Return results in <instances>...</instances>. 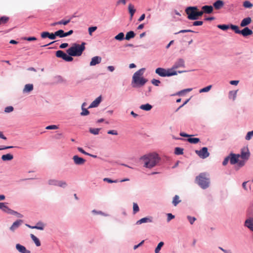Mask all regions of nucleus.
<instances>
[{
  "label": "nucleus",
  "instance_id": "1",
  "mask_svg": "<svg viewBox=\"0 0 253 253\" xmlns=\"http://www.w3.org/2000/svg\"><path fill=\"white\" fill-rule=\"evenodd\" d=\"M140 159L144 162V167L151 169L159 162L160 158L158 154L153 153L144 155L141 157Z\"/></svg>",
  "mask_w": 253,
  "mask_h": 253
},
{
  "label": "nucleus",
  "instance_id": "2",
  "mask_svg": "<svg viewBox=\"0 0 253 253\" xmlns=\"http://www.w3.org/2000/svg\"><path fill=\"white\" fill-rule=\"evenodd\" d=\"M145 70V68H141L133 74L131 83L133 87H142L148 82L147 79L142 77Z\"/></svg>",
  "mask_w": 253,
  "mask_h": 253
},
{
  "label": "nucleus",
  "instance_id": "3",
  "mask_svg": "<svg viewBox=\"0 0 253 253\" xmlns=\"http://www.w3.org/2000/svg\"><path fill=\"white\" fill-rule=\"evenodd\" d=\"M85 43L83 42L81 44L73 43L71 47L67 50V53L71 57L80 56L85 50Z\"/></svg>",
  "mask_w": 253,
  "mask_h": 253
},
{
  "label": "nucleus",
  "instance_id": "4",
  "mask_svg": "<svg viewBox=\"0 0 253 253\" xmlns=\"http://www.w3.org/2000/svg\"><path fill=\"white\" fill-rule=\"evenodd\" d=\"M195 182L202 189H206L208 188L210 184V179L209 174L206 172L201 173L196 176Z\"/></svg>",
  "mask_w": 253,
  "mask_h": 253
},
{
  "label": "nucleus",
  "instance_id": "5",
  "mask_svg": "<svg viewBox=\"0 0 253 253\" xmlns=\"http://www.w3.org/2000/svg\"><path fill=\"white\" fill-rule=\"evenodd\" d=\"M251 155L250 151L247 147H244L241 150V153L239 154V158L242 160L240 161L239 166H244L246 162L249 159Z\"/></svg>",
  "mask_w": 253,
  "mask_h": 253
},
{
  "label": "nucleus",
  "instance_id": "6",
  "mask_svg": "<svg viewBox=\"0 0 253 253\" xmlns=\"http://www.w3.org/2000/svg\"><path fill=\"white\" fill-rule=\"evenodd\" d=\"M155 73L159 76L163 77H169L177 74L176 71H172V69H171V68L166 69L163 68H158L156 69Z\"/></svg>",
  "mask_w": 253,
  "mask_h": 253
},
{
  "label": "nucleus",
  "instance_id": "7",
  "mask_svg": "<svg viewBox=\"0 0 253 253\" xmlns=\"http://www.w3.org/2000/svg\"><path fill=\"white\" fill-rule=\"evenodd\" d=\"M230 157V163L232 165H235L234 169L235 170H239L241 168L244 166H239L240 163L239 160V154H235L232 152L229 154Z\"/></svg>",
  "mask_w": 253,
  "mask_h": 253
},
{
  "label": "nucleus",
  "instance_id": "8",
  "mask_svg": "<svg viewBox=\"0 0 253 253\" xmlns=\"http://www.w3.org/2000/svg\"><path fill=\"white\" fill-rule=\"evenodd\" d=\"M198 10L197 6H189L186 8L185 12L187 14V18L189 20H197V11Z\"/></svg>",
  "mask_w": 253,
  "mask_h": 253
},
{
  "label": "nucleus",
  "instance_id": "9",
  "mask_svg": "<svg viewBox=\"0 0 253 253\" xmlns=\"http://www.w3.org/2000/svg\"><path fill=\"white\" fill-rule=\"evenodd\" d=\"M234 28L236 29V34H240L244 37H247L253 34L252 30L250 29L248 27H244L242 30H240L238 26H236Z\"/></svg>",
  "mask_w": 253,
  "mask_h": 253
},
{
  "label": "nucleus",
  "instance_id": "10",
  "mask_svg": "<svg viewBox=\"0 0 253 253\" xmlns=\"http://www.w3.org/2000/svg\"><path fill=\"white\" fill-rule=\"evenodd\" d=\"M56 56L58 58H61L67 62H71L73 61V58L69 54L67 55L66 53L64 52L62 50H58L56 52Z\"/></svg>",
  "mask_w": 253,
  "mask_h": 253
},
{
  "label": "nucleus",
  "instance_id": "11",
  "mask_svg": "<svg viewBox=\"0 0 253 253\" xmlns=\"http://www.w3.org/2000/svg\"><path fill=\"white\" fill-rule=\"evenodd\" d=\"M195 153L202 159H206L210 155L207 147H203L200 150H196Z\"/></svg>",
  "mask_w": 253,
  "mask_h": 253
},
{
  "label": "nucleus",
  "instance_id": "12",
  "mask_svg": "<svg viewBox=\"0 0 253 253\" xmlns=\"http://www.w3.org/2000/svg\"><path fill=\"white\" fill-rule=\"evenodd\" d=\"M41 36L42 39L48 38L50 40H54L56 38V35H55V32L50 33L48 32H43L41 33Z\"/></svg>",
  "mask_w": 253,
  "mask_h": 253
},
{
  "label": "nucleus",
  "instance_id": "13",
  "mask_svg": "<svg viewBox=\"0 0 253 253\" xmlns=\"http://www.w3.org/2000/svg\"><path fill=\"white\" fill-rule=\"evenodd\" d=\"M74 163L77 165H83L85 162V160L81 157H79L77 155H75L73 157Z\"/></svg>",
  "mask_w": 253,
  "mask_h": 253
},
{
  "label": "nucleus",
  "instance_id": "14",
  "mask_svg": "<svg viewBox=\"0 0 253 253\" xmlns=\"http://www.w3.org/2000/svg\"><path fill=\"white\" fill-rule=\"evenodd\" d=\"M184 67V61L182 59H179L171 68V69H172V71H175V69L178 68Z\"/></svg>",
  "mask_w": 253,
  "mask_h": 253
},
{
  "label": "nucleus",
  "instance_id": "15",
  "mask_svg": "<svg viewBox=\"0 0 253 253\" xmlns=\"http://www.w3.org/2000/svg\"><path fill=\"white\" fill-rule=\"evenodd\" d=\"M252 22V18L250 17H247L241 21L240 23V26L242 27H247L249 25H250Z\"/></svg>",
  "mask_w": 253,
  "mask_h": 253
},
{
  "label": "nucleus",
  "instance_id": "16",
  "mask_svg": "<svg viewBox=\"0 0 253 253\" xmlns=\"http://www.w3.org/2000/svg\"><path fill=\"white\" fill-rule=\"evenodd\" d=\"M245 226L253 231V218H250L245 220Z\"/></svg>",
  "mask_w": 253,
  "mask_h": 253
},
{
  "label": "nucleus",
  "instance_id": "17",
  "mask_svg": "<svg viewBox=\"0 0 253 253\" xmlns=\"http://www.w3.org/2000/svg\"><path fill=\"white\" fill-rule=\"evenodd\" d=\"M16 249L21 253H31L29 250H27L24 246L19 244H16Z\"/></svg>",
  "mask_w": 253,
  "mask_h": 253
},
{
  "label": "nucleus",
  "instance_id": "18",
  "mask_svg": "<svg viewBox=\"0 0 253 253\" xmlns=\"http://www.w3.org/2000/svg\"><path fill=\"white\" fill-rule=\"evenodd\" d=\"M101 61V57L99 56H94L92 58L90 62V66H95L96 64H99Z\"/></svg>",
  "mask_w": 253,
  "mask_h": 253
},
{
  "label": "nucleus",
  "instance_id": "19",
  "mask_svg": "<svg viewBox=\"0 0 253 253\" xmlns=\"http://www.w3.org/2000/svg\"><path fill=\"white\" fill-rule=\"evenodd\" d=\"M26 225L27 227H28L29 228H31V229H39V230H42L44 227V224L42 222H38L37 225L34 226H31L28 224H26Z\"/></svg>",
  "mask_w": 253,
  "mask_h": 253
},
{
  "label": "nucleus",
  "instance_id": "20",
  "mask_svg": "<svg viewBox=\"0 0 253 253\" xmlns=\"http://www.w3.org/2000/svg\"><path fill=\"white\" fill-rule=\"evenodd\" d=\"M204 13L210 14L213 11V7L211 5H204L202 7Z\"/></svg>",
  "mask_w": 253,
  "mask_h": 253
},
{
  "label": "nucleus",
  "instance_id": "21",
  "mask_svg": "<svg viewBox=\"0 0 253 253\" xmlns=\"http://www.w3.org/2000/svg\"><path fill=\"white\" fill-rule=\"evenodd\" d=\"M101 101V97L100 96L95 99L89 106L88 108L96 107L98 106Z\"/></svg>",
  "mask_w": 253,
  "mask_h": 253
},
{
  "label": "nucleus",
  "instance_id": "22",
  "mask_svg": "<svg viewBox=\"0 0 253 253\" xmlns=\"http://www.w3.org/2000/svg\"><path fill=\"white\" fill-rule=\"evenodd\" d=\"M237 25L232 24H222V31H226L229 29H231L236 33V29L234 28Z\"/></svg>",
  "mask_w": 253,
  "mask_h": 253
},
{
  "label": "nucleus",
  "instance_id": "23",
  "mask_svg": "<svg viewBox=\"0 0 253 253\" xmlns=\"http://www.w3.org/2000/svg\"><path fill=\"white\" fill-rule=\"evenodd\" d=\"M23 223L22 220H17L15 222H14L11 226L10 228V229L11 231H14L16 228H17L22 223Z\"/></svg>",
  "mask_w": 253,
  "mask_h": 253
},
{
  "label": "nucleus",
  "instance_id": "24",
  "mask_svg": "<svg viewBox=\"0 0 253 253\" xmlns=\"http://www.w3.org/2000/svg\"><path fill=\"white\" fill-rule=\"evenodd\" d=\"M34 86L33 84H26L23 88V92L24 93L30 92L33 90Z\"/></svg>",
  "mask_w": 253,
  "mask_h": 253
},
{
  "label": "nucleus",
  "instance_id": "25",
  "mask_svg": "<svg viewBox=\"0 0 253 253\" xmlns=\"http://www.w3.org/2000/svg\"><path fill=\"white\" fill-rule=\"evenodd\" d=\"M238 90L230 91L228 93V98L234 101L236 98Z\"/></svg>",
  "mask_w": 253,
  "mask_h": 253
},
{
  "label": "nucleus",
  "instance_id": "26",
  "mask_svg": "<svg viewBox=\"0 0 253 253\" xmlns=\"http://www.w3.org/2000/svg\"><path fill=\"white\" fill-rule=\"evenodd\" d=\"M152 221V217H144L136 222V224H140L146 222H151Z\"/></svg>",
  "mask_w": 253,
  "mask_h": 253
},
{
  "label": "nucleus",
  "instance_id": "27",
  "mask_svg": "<svg viewBox=\"0 0 253 253\" xmlns=\"http://www.w3.org/2000/svg\"><path fill=\"white\" fill-rule=\"evenodd\" d=\"M0 209L2 210L4 212H5L7 213H9L11 210L5 205V203H0Z\"/></svg>",
  "mask_w": 253,
  "mask_h": 253
},
{
  "label": "nucleus",
  "instance_id": "28",
  "mask_svg": "<svg viewBox=\"0 0 253 253\" xmlns=\"http://www.w3.org/2000/svg\"><path fill=\"white\" fill-rule=\"evenodd\" d=\"M128 8L129 13L130 15V19L131 20L136 10L134 9L133 5L131 4H129L128 5Z\"/></svg>",
  "mask_w": 253,
  "mask_h": 253
},
{
  "label": "nucleus",
  "instance_id": "29",
  "mask_svg": "<svg viewBox=\"0 0 253 253\" xmlns=\"http://www.w3.org/2000/svg\"><path fill=\"white\" fill-rule=\"evenodd\" d=\"M13 158V156L11 154H7L3 155L1 156V159L3 161H11Z\"/></svg>",
  "mask_w": 253,
  "mask_h": 253
},
{
  "label": "nucleus",
  "instance_id": "30",
  "mask_svg": "<svg viewBox=\"0 0 253 253\" xmlns=\"http://www.w3.org/2000/svg\"><path fill=\"white\" fill-rule=\"evenodd\" d=\"M30 236L37 247H39L41 246V242L37 237H36L34 235L32 234L30 235Z\"/></svg>",
  "mask_w": 253,
  "mask_h": 253
},
{
  "label": "nucleus",
  "instance_id": "31",
  "mask_svg": "<svg viewBox=\"0 0 253 253\" xmlns=\"http://www.w3.org/2000/svg\"><path fill=\"white\" fill-rule=\"evenodd\" d=\"M243 6L245 8H251L253 6V4L249 0H245L243 2Z\"/></svg>",
  "mask_w": 253,
  "mask_h": 253
},
{
  "label": "nucleus",
  "instance_id": "32",
  "mask_svg": "<svg viewBox=\"0 0 253 253\" xmlns=\"http://www.w3.org/2000/svg\"><path fill=\"white\" fill-rule=\"evenodd\" d=\"M152 106L149 104L141 105L140 106V108L141 109L145 110V111H149L152 109Z\"/></svg>",
  "mask_w": 253,
  "mask_h": 253
},
{
  "label": "nucleus",
  "instance_id": "33",
  "mask_svg": "<svg viewBox=\"0 0 253 253\" xmlns=\"http://www.w3.org/2000/svg\"><path fill=\"white\" fill-rule=\"evenodd\" d=\"M135 37V34L133 31H129L126 34L125 39L126 40H129L131 38H133Z\"/></svg>",
  "mask_w": 253,
  "mask_h": 253
},
{
  "label": "nucleus",
  "instance_id": "34",
  "mask_svg": "<svg viewBox=\"0 0 253 253\" xmlns=\"http://www.w3.org/2000/svg\"><path fill=\"white\" fill-rule=\"evenodd\" d=\"M181 202V200H179V197L178 195H175L172 200V204L174 206H176L178 204H179Z\"/></svg>",
  "mask_w": 253,
  "mask_h": 253
},
{
  "label": "nucleus",
  "instance_id": "35",
  "mask_svg": "<svg viewBox=\"0 0 253 253\" xmlns=\"http://www.w3.org/2000/svg\"><path fill=\"white\" fill-rule=\"evenodd\" d=\"M9 20V17L2 16L0 18V25L6 23Z\"/></svg>",
  "mask_w": 253,
  "mask_h": 253
},
{
  "label": "nucleus",
  "instance_id": "36",
  "mask_svg": "<svg viewBox=\"0 0 253 253\" xmlns=\"http://www.w3.org/2000/svg\"><path fill=\"white\" fill-rule=\"evenodd\" d=\"M213 6L216 9H219L221 7V0H218L213 3Z\"/></svg>",
  "mask_w": 253,
  "mask_h": 253
},
{
  "label": "nucleus",
  "instance_id": "37",
  "mask_svg": "<svg viewBox=\"0 0 253 253\" xmlns=\"http://www.w3.org/2000/svg\"><path fill=\"white\" fill-rule=\"evenodd\" d=\"M187 140L189 142L193 144H196L200 141V139L198 138H189Z\"/></svg>",
  "mask_w": 253,
  "mask_h": 253
},
{
  "label": "nucleus",
  "instance_id": "38",
  "mask_svg": "<svg viewBox=\"0 0 253 253\" xmlns=\"http://www.w3.org/2000/svg\"><path fill=\"white\" fill-rule=\"evenodd\" d=\"M211 87H212L211 85H208L204 88L201 89L199 90V92L202 93V92H208L209 91H210L211 90Z\"/></svg>",
  "mask_w": 253,
  "mask_h": 253
},
{
  "label": "nucleus",
  "instance_id": "39",
  "mask_svg": "<svg viewBox=\"0 0 253 253\" xmlns=\"http://www.w3.org/2000/svg\"><path fill=\"white\" fill-rule=\"evenodd\" d=\"M176 155H182L183 153V149L180 147H176L174 150Z\"/></svg>",
  "mask_w": 253,
  "mask_h": 253
},
{
  "label": "nucleus",
  "instance_id": "40",
  "mask_svg": "<svg viewBox=\"0 0 253 253\" xmlns=\"http://www.w3.org/2000/svg\"><path fill=\"white\" fill-rule=\"evenodd\" d=\"M9 214L15 215L16 216H17V217H19V218H22L23 216V215L22 214H21V213H18L17 211H15L11 209L10 210V211H9Z\"/></svg>",
  "mask_w": 253,
  "mask_h": 253
},
{
  "label": "nucleus",
  "instance_id": "41",
  "mask_svg": "<svg viewBox=\"0 0 253 253\" xmlns=\"http://www.w3.org/2000/svg\"><path fill=\"white\" fill-rule=\"evenodd\" d=\"M116 40L122 41L124 39V34L122 32L120 33L118 35L115 37Z\"/></svg>",
  "mask_w": 253,
  "mask_h": 253
},
{
  "label": "nucleus",
  "instance_id": "42",
  "mask_svg": "<svg viewBox=\"0 0 253 253\" xmlns=\"http://www.w3.org/2000/svg\"><path fill=\"white\" fill-rule=\"evenodd\" d=\"M139 211V208L138 205L135 203H133V214H135L136 213L138 212Z\"/></svg>",
  "mask_w": 253,
  "mask_h": 253
},
{
  "label": "nucleus",
  "instance_id": "43",
  "mask_svg": "<svg viewBox=\"0 0 253 253\" xmlns=\"http://www.w3.org/2000/svg\"><path fill=\"white\" fill-rule=\"evenodd\" d=\"M163 245H164V243L163 242H160L158 244L156 248L155 249V253H159L160 251L161 250V249L163 247Z\"/></svg>",
  "mask_w": 253,
  "mask_h": 253
},
{
  "label": "nucleus",
  "instance_id": "44",
  "mask_svg": "<svg viewBox=\"0 0 253 253\" xmlns=\"http://www.w3.org/2000/svg\"><path fill=\"white\" fill-rule=\"evenodd\" d=\"M100 129V128H90L89 130L91 133L93 134L94 135H97L99 133Z\"/></svg>",
  "mask_w": 253,
  "mask_h": 253
},
{
  "label": "nucleus",
  "instance_id": "45",
  "mask_svg": "<svg viewBox=\"0 0 253 253\" xmlns=\"http://www.w3.org/2000/svg\"><path fill=\"white\" fill-rule=\"evenodd\" d=\"M71 21V19H68L67 20H61L60 21H58V23L59 25H67Z\"/></svg>",
  "mask_w": 253,
  "mask_h": 253
},
{
  "label": "nucleus",
  "instance_id": "46",
  "mask_svg": "<svg viewBox=\"0 0 253 253\" xmlns=\"http://www.w3.org/2000/svg\"><path fill=\"white\" fill-rule=\"evenodd\" d=\"M58 180L55 179H50L48 181V183L51 185L57 186Z\"/></svg>",
  "mask_w": 253,
  "mask_h": 253
},
{
  "label": "nucleus",
  "instance_id": "47",
  "mask_svg": "<svg viewBox=\"0 0 253 253\" xmlns=\"http://www.w3.org/2000/svg\"><path fill=\"white\" fill-rule=\"evenodd\" d=\"M55 35L56 37H59L60 38H63L64 31L62 30H59L55 32Z\"/></svg>",
  "mask_w": 253,
  "mask_h": 253
},
{
  "label": "nucleus",
  "instance_id": "48",
  "mask_svg": "<svg viewBox=\"0 0 253 253\" xmlns=\"http://www.w3.org/2000/svg\"><path fill=\"white\" fill-rule=\"evenodd\" d=\"M103 181H105V182H107L110 183H117V182H119V180H118V179H116V180H111V179H110L109 178H104L103 179Z\"/></svg>",
  "mask_w": 253,
  "mask_h": 253
},
{
  "label": "nucleus",
  "instance_id": "49",
  "mask_svg": "<svg viewBox=\"0 0 253 253\" xmlns=\"http://www.w3.org/2000/svg\"><path fill=\"white\" fill-rule=\"evenodd\" d=\"M253 136V130L252 131H249L246 137H245V139L247 140H249L251 139L252 137Z\"/></svg>",
  "mask_w": 253,
  "mask_h": 253
},
{
  "label": "nucleus",
  "instance_id": "50",
  "mask_svg": "<svg viewBox=\"0 0 253 253\" xmlns=\"http://www.w3.org/2000/svg\"><path fill=\"white\" fill-rule=\"evenodd\" d=\"M67 183L64 181H58L57 186L64 188L67 186Z\"/></svg>",
  "mask_w": 253,
  "mask_h": 253
},
{
  "label": "nucleus",
  "instance_id": "51",
  "mask_svg": "<svg viewBox=\"0 0 253 253\" xmlns=\"http://www.w3.org/2000/svg\"><path fill=\"white\" fill-rule=\"evenodd\" d=\"M230 162V157H229V154L228 155V156H227L226 157H225L223 160V161L222 162V165H224V166H225L226 165L228 162Z\"/></svg>",
  "mask_w": 253,
  "mask_h": 253
},
{
  "label": "nucleus",
  "instance_id": "52",
  "mask_svg": "<svg viewBox=\"0 0 253 253\" xmlns=\"http://www.w3.org/2000/svg\"><path fill=\"white\" fill-rule=\"evenodd\" d=\"M89 114V111L85 108H82V112L81 113L82 116H86Z\"/></svg>",
  "mask_w": 253,
  "mask_h": 253
},
{
  "label": "nucleus",
  "instance_id": "53",
  "mask_svg": "<svg viewBox=\"0 0 253 253\" xmlns=\"http://www.w3.org/2000/svg\"><path fill=\"white\" fill-rule=\"evenodd\" d=\"M13 107L12 106H8L5 108L4 112L5 113H10L13 111Z\"/></svg>",
  "mask_w": 253,
  "mask_h": 253
},
{
  "label": "nucleus",
  "instance_id": "54",
  "mask_svg": "<svg viewBox=\"0 0 253 253\" xmlns=\"http://www.w3.org/2000/svg\"><path fill=\"white\" fill-rule=\"evenodd\" d=\"M97 29V27H90L88 28V33L90 35H92V33L94 32Z\"/></svg>",
  "mask_w": 253,
  "mask_h": 253
},
{
  "label": "nucleus",
  "instance_id": "55",
  "mask_svg": "<svg viewBox=\"0 0 253 253\" xmlns=\"http://www.w3.org/2000/svg\"><path fill=\"white\" fill-rule=\"evenodd\" d=\"M151 83L154 85L158 86L159 85V84H160V81L158 80L154 79L151 81Z\"/></svg>",
  "mask_w": 253,
  "mask_h": 253
},
{
  "label": "nucleus",
  "instance_id": "56",
  "mask_svg": "<svg viewBox=\"0 0 253 253\" xmlns=\"http://www.w3.org/2000/svg\"><path fill=\"white\" fill-rule=\"evenodd\" d=\"M58 128L56 125H50L46 127V129H56Z\"/></svg>",
  "mask_w": 253,
  "mask_h": 253
},
{
  "label": "nucleus",
  "instance_id": "57",
  "mask_svg": "<svg viewBox=\"0 0 253 253\" xmlns=\"http://www.w3.org/2000/svg\"><path fill=\"white\" fill-rule=\"evenodd\" d=\"M203 24V22L202 21H195L193 23V25L195 26H201Z\"/></svg>",
  "mask_w": 253,
  "mask_h": 253
},
{
  "label": "nucleus",
  "instance_id": "58",
  "mask_svg": "<svg viewBox=\"0 0 253 253\" xmlns=\"http://www.w3.org/2000/svg\"><path fill=\"white\" fill-rule=\"evenodd\" d=\"M126 0H118L116 2V5H119L121 4H123L124 5H125L126 4Z\"/></svg>",
  "mask_w": 253,
  "mask_h": 253
},
{
  "label": "nucleus",
  "instance_id": "59",
  "mask_svg": "<svg viewBox=\"0 0 253 253\" xmlns=\"http://www.w3.org/2000/svg\"><path fill=\"white\" fill-rule=\"evenodd\" d=\"M108 134L117 135L118 134V132L116 130H110L107 132Z\"/></svg>",
  "mask_w": 253,
  "mask_h": 253
},
{
  "label": "nucleus",
  "instance_id": "60",
  "mask_svg": "<svg viewBox=\"0 0 253 253\" xmlns=\"http://www.w3.org/2000/svg\"><path fill=\"white\" fill-rule=\"evenodd\" d=\"M187 218L188 219L189 221L191 224H192L194 223V222L196 220V218L194 217H191L190 216H188Z\"/></svg>",
  "mask_w": 253,
  "mask_h": 253
},
{
  "label": "nucleus",
  "instance_id": "61",
  "mask_svg": "<svg viewBox=\"0 0 253 253\" xmlns=\"http://www.w3.org/2000/svg\"><path fill=\"white\" fill-rule=\"evenodd\" d=\"M167 216L168 222H169L170 220L174 218V215H172L171 213H170L167 214Z\"/></svg>",
  "mask_w": 253,
  "mask_h": 253
},
{
  "label": "nucleus",
  "instance_id": "62",
  "mask_svg": "<svg viewBox=\"0 0 253 253\" xmlns=\"http://www.w3.org/2000/svg\"><path fill=\"white\" fill-rule=\"evenodd\" d=\"M204 13L203 12V10L200 11H197L196 14H197V19L199 18V17L203 15V14Z\"/></svg>",
  "mask_w": 253,
  "mask_h": 253
},
{
  "label": "nucleus",
  "instance_id": "63",
  "mask_svg": "<svg viewBox=\"0 0 253 253\" xmlns=\"http://www.w3.org/2000/svg\"><path fill=\"white\" fill-rule=\"evenodd\" d=\"M78 151L79 152H81L82 153H83V154H84V155H89V153H88L86 152L85 151H84V149L82 148H81V147H78Z\"/></svg>",
  "mask_w": 253,
  "mask_h": 253
},
{
  "label": "nucleus",
  "instance_id": "64",
  "mask_svg": "<svg viewBox=\"0 0 253 253\" xmlns=\"http://www.w3.org/2000/svg\"><path fill=\"white\" fill-rule=\"evenodd\" d=\"M239 82V81L238 80H232L230 81V84L231 85H237L238 84Z\"/></svg>",
  "mask_w": 253,
  "mask_h": 253
}]
</instances>
